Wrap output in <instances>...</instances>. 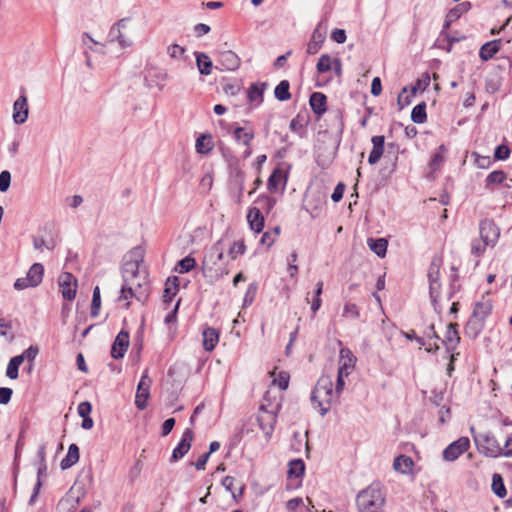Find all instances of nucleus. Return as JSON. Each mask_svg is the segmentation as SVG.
<instances>
[{
    "label": "nucleus",
    "mask_w": 512,
    "mask_h": 512,
    "mask_svg": "<svg viewBox=\"0 0 512 512\" xmlns=\"http://www.w3.org/2000/svg\"><path fill=\"white\" fill-rule=\"evenodd\" d=\"M384 504L385 494L380 483H372L356 496V505L359 512H382Z\"/></svg>",
    "instance_id": "nucleus-1"
},
{
    "label": "nucleus",
    "mask_w": 512,
    "mask_h": 512,
    "mask_svg": "<svg viewBox=\"0 0 512 512\" xmlns=\"http://www.w3.org/2000/svg\"><path fill=\"white\" fill-rule=\"evenodd\" d=\"M222 241H217L204 256L202 261V273L209 282L213 283L219 280L228 271L220 265L223 260Z\"/></svg>",
    "instance_id": "nucleus-2"
},
{
    "label": "nucleus",
    "mask_w": 512,
    "mask_h": 512,
    "mask_svg": "<svg viewBox=\"0 0 512 512\" xmlns=\"http://www.w3.org/2000/svg\"><path fill=\"white\" fill-rule=\"evenodd\" d=\"M131 259L127 261L123 266V280L124 285L121 287V295L119 299H129L134 296L133 292V279L136 278V276L139 273V265L143 261V255L142 250L140 247L134 248L130 252Z\"/></svg>",
    "instance_id": "nucleus-3"
},
{
    "label": "nucleus",
    "mask_w": 512,
    "mask_h": 512,
    "mask_svg": "<svg viewBox=\"0 0 512 512\" xmlns=\"http://www.w3.org/2000/svg\"><path fill=\"white\" fill-rule=\"evenodd\" d=\"M471 432L473 434V439L480 453L492 458H497L501 456V453H503V448L501 447V445L496 440L493 434H491L490 432L475 434L473 427H471Z\"/></svg>",
    "instance_id": "nucleus-4"
},
{
    "label": "nucleus",
    "mask_w": 512,
    "mask_h": 512,
    "mask_svg": "<svg viewBox=\"0 0 512 512\" xmlns=\"http://www.w3.org/2000/svg\"><path fill=\"white\" fill-rule=\"evenodd\" d=\"M279 410V405L271 409H267L264 404H261L259 408V413L257 416V421L260 429L264 432L267 439H269L274 431V427L277 421V411Z\"/></svg>",
    "instance_id": "nucleus-5"
},
{
    "label": "nucleus",
    "mask_w": 512,
    "mask_h": 512,
    "mask_svg": "<svg viewBox=\"0 0 512 512\" xmlns=\"http://www.w3.org/2000/svg\"><path fill=\"white\" fill-rule=\"evenodd\" d=\"M151 383L152 380L148 377V371L145 370L138 384L135 396V405L139 410H144L147 406V399L150 396Z\"/></svg>",
    "instance_id": "nucleus-6"
},
{
    "label": "nucleus",
    "mask_w": 512,
    "mask_h": 512,
    "mask_svg": "<svg viewBox=\"0 0 512 512\" xmlns=\"http://www.w3.org/2000/svg\"><path fill=\"white\" fill-rule=\"evenodd\" d=\"M470 441L467 437H460L456 441L449 444L443 451V458L446 461H455L468 450Z\"/></svg>",
    "instance_id": "nucleus-7"
},
{
    "label": "nucleus",
    "mask_w": 512,
    "mask_h": 512,
    "mask_svg": "<svg viewBox=\"0 0 512 512\" xmlns=\"http://www.w3.org/2000/svg\"><path fill=\"white\" fill-rule=\"evenodd\" d=\"M62 297L72 301L76 296L77 279L72 273L63 272L58 279Z\"/></svg>",
    "instance_id": "nucleus-8"
},
{
    "label": "nucleus",
    "mask_w": 512,
    "mask_h": 512,
    "mask_svg": "<svg viewBox=\"0 0 512 512\" xmlns=\"http://www.w3.org/2000/svg\"><path fill=\"white\" fill-rule=\"evenodd\" d=\"M194 439V432L192 428H187L183 434L180 442L174 448L170 462H176L183 458L191 448V443Z\"/></svg>",
    "instance_id": "nucleus-9"
},
{
    "label": "nucleus",
    "mask_w": 512,
    "mask_h": 512,
    "mask_svg": "<svg viewBox=\"0 0 512 512\" xmlns=\"http://www.w3.org/2000/svg\"><path fill=\"white\" fill-rule=\"evenodd\" d=\"M334 394L314 388L311 393V401L315 408H319L320 414L324 416L330 409Z\"/></svg>",
    "instance_id": "nucleus-10"
},
{
    "label": "nucleus",
    "mask_w": 512,
    "mask_h": 512,
    "mask_svg": "<svg viewBox=\"0 0 512 512\" xmlns=\"http://www.w3.org/2000/svg\"><path fill=\"white\" fill-rule=\"evenodd\" d=\"M480 237L486 245H493L499 238V228L492 220L485 219L479 225Z\"/></svg>",
    "instance_id": "nucleus-11"
},
{
    "label": "nucleus",
    "mask_w": 512,
    "mask_h": 512,
    "mask_svg": "<svg viewBox=\"0 0 512 512\" xmlns=\"http://www.w3.org/2000/svg\"><path fill=\"white\" fill-rule=\"evenodd\" d=\"M24 92V90H22ZM29 115L28 99L22 93L13 104V121L15 124L21 125L26 122Z\"/></svg>",
    "instance_id": "nucleus-12"
},
{
    "label": "nucleus",
    "mask_w": 512,
    "mask_h": 512,
    "mask_svg": "<svg viewBox=\"0 0 512 512\" xmlns=\"http://www.w3.org/2000/svg\"><path fill=\"white\" fill-rule=\"evenodd\" d=\"M129 333L125 330H121L111 347V356L114 359H121L124 357L129 347Z\"/></svg>",
    "instance_id": "nucleus-13"
},
{
    "label": "nucleus",
    "mask_w": 512,
    "mask_h": 512,
    "mask_svg": "<svg viewBox=\"0 0 512 512\" xmlns=\"http://www.w3.org/2000/svg\"><path fill=\"white\" fill-rule=\"evenodd\" d=\"M471 8V4L468 1L462 2L456 5L454 8L450 9L446 14L443 30L441 35L450 28L451 24L458 20L464 13L468 12Z\"/></svg>",
    "instance_id": "nucleus-14"
},
{
    "label": "nucleus",
    "mask_w": 512,
    "mask_h": 512,
    "mask_svg": "<svg viewBox=\"0 0 512 512\" xmlns=\"http://www.w3.org/2000/svg\"><path fill=\"white\" fill-rule=\"evenodd\" d=\"M356 357L353 355L350 349L341 348L339 355V368L338 372H342L348 376L355 367Z\"/></svg>",
    "instance_id": "nucleus-15"
},
{
    "label": "nucleus",
    "mask_w": 512,
    "mask_h": 512,
    "mask_svg": "<svg viewBox=\"0 0 512 512\" xmlns=\"http://www.w3.org/2000/svg\"><path fill=\"white\" fill-rule=\"evenodd\" d=\"M219 63L224 70L235 71L240 66V58L235 52L227 50L219 53Z\"/></svg>",
    "instance_id": "nucleus-16"
},
{
    "label": "nucleus",
    "mask_w": 512,
    "mask_h": 512,
    "mask_svg": "<svg viewBox=\"0 0 512 512\" xmlns=\"http://www.w3.org/2000/svg\"><path fill=\"white\" fill-rule=\"evenodd\" d=\"M457 328L458 324L456 323H450L447 326L445 337L442 342L446 346L448 352L455 350L460 342V336Z\"/></svg>",
    "instance_id": "nucleus-17"
},
{
    "label": "nucleus",
    "mask_w": 512,
    "mask_h": 512,
    "mask_svg": "<svg viewBox=\"0 0 512 512\" xmlns=\"http://www.w3.org/2000/svg\"><path fill=\"white\" fill-rule=\"evenodd\" d=\"M371 142L373 144V148L369 154L368 163L370 165H374L380 160V158L383 155L385 137L382 135L373 136Z\"/></svg>",
    "instance_id": "nucleus-18"
},
{
    "label": "nucleus",
    "mask_w": 512,
    "mask_h": 512,
    "mask_svg": "<svg viewBox=\"0 0 512 512\" xmlns=\"http://www.w3.org/2000/svg\"><path fill=\"white\" fill-rule=\"evenodd\" d=\"M247 221L251 230L255 231L256 233L261 232L264 227V216L262 215L260 208H250L247 214Z\"/></svg>",
    "instance_id": "nucleus-19"
},
{
    "label": "nucleus",
    "mask_w": 512,
    "mask_h": 512,
    "mask_svg": "<svg viewBox=\"0 0 512 512\" xmlns=\"http://www.w3.org/2000/svg\"><path fill=\"white\" fill-rule=\"evenodd\" d=\"M309 103H310L312 111L318 116H321L327 110V108H326L327 98L321 92L312 93L310 96V99H309Z\"/></svg>",
    "instance_id": "nucleus-20"
},
{
    "label": "nucleus",
    "mask_w": 512,
    "mask_h": 512,
    "mask_svg": "<svg viewBox=\"0 0 512 512\" xmlns=\"http://www.w3.org/2000/svg\"><path fill=\"white\" fill-rule=\"evenodd\" d=\"M414 467V462L411 457L401 454L393 461V468L401 474L411 473Z\"/></svg>",
    "instance_id": "nucleus-21"
},
{
    "label": "nucleus",
    "mask_w": 512,
    "mask_h": 512,
    "mask_svg": "<svg viewBox=\"0 0 512 512\" xmlns=\"http://www.w3.org/2000/svg\"><path fill=\"white\" fill-rule=\"evenodd\" d=\"M202 336L204 349L206 351H212L219 341V332L215 328L207 327L204 329Z\"/></svg>",
    "instance_id": "nucleus-22"
},
{
    "label": "nucleus",
    "mask_w": 512,
    "mask_h": 512,
    "mask_svg": "<svg viewBox=\"0 0 512 512\" xmlns=\"http://www.w3.org/2000/svg\"><path fill=\"white\" fill-rule=\"evenodd\" d=\"M79 456V447L74 443L70 444L66 457L60 462L61 469L66 470L75 465L79 461Z\"/></svg>",
    "instance_id": "nucleus-23"
},
{
    "label": "nucleus",
    "mask_w": 512,
    "mask_h": 512,
    "mask_svg": "<svg viewBox=\"0 0 512 512\" xmlns=\"http://www.w3.org/2000/svg\"><path fill=\"white\" fill-rule=\"evenodd\" d=\"M196 65L201 75H210L212 73L213 63L209 56L203 52H195Z\"/></svg>",
    "instance_id": "nucleus-24"
},
{
    "label": "nucleus",
    "mask_w": 512,
    "mask_h": 512,
    "mask_svg": "<svg viewBox=\"0 0 512 512\" xmlns=\"http://www.w3.org/2000/svg\"><path fill=\"white\" fill-rule=\"evenodd\" d=\"M179 290L178 277H169L165 283V289L163 293V301L164 303H170L174 296L177 294Z\"/></svg>",
    "instance_id": "nucleus-25"
},
{
    "label": "nucleus",
    "mask_w": 512,
    "mask_h": 512,
    "mask_svg": "<svg viewBox=\"0 0 512 512\" xmlns=\"http://www.w3.org/2000/svg\"><path fill=\"white\" fill-rule=\"evenodd\" d=\"M324 40H325V35L319 30V28H316L313 31L311 40L309 41V43L307 45V53L310 55L316 54L322 47Z\"/></svg>",
    "instance_id": "nucleus-26"
},
{
    "label": "nucleus",
    "mask_w": 512,
    "mask_h": 512,
    "mask_svg": "<svg viewBox=\"0 0 512 512\" xmlns=\"http://www.w3.org/2000/svg\"><path fill=\"white\" fill-rule=\"evenodd\" d=\"M500 50V40H492L485 43L479 52V56L482 60L487 61L494 57V55Z\"/></svg>",
    "instance_id": "nucleus-27"
},
{
    "label": "nucleus",
    "mask_w": 512,
    "mask_h": 512,
    "mask_svg": "<svg viewBox=\"0 0 512 512\" xmlns=\"http://www.w3.org/2000/svg\"><path fill=\"white\" fill-rule=\"evenodd\" d=\"M367 245L379 257H385L387 252L388 242L384 238H368Z\"/></svg>",
    "instance_id": "nucleus-28"
},
{
    "label": "nucleus",
    "mask_w": 512,
    "mask_h": 512,
    "mask_svg": "<svg viewBox=\"0 0 512 512\" xmlns=\"http://www.w3.org/2000/svg\"><path fill=\"white\" fill-rule=\"evenodd\" d=\"M492 310V304L490 300H484L477 302L473 309V317L484 321Z\"/></svg>",
    "instance_id": "nucleus-29"
},
{
    "label": "nucleus",
    "mask_w": 512,
    "mask_h": 512,
    "mask_svg": "<svg viewBox=\"0 0 512 512\" xmlns=\"http://www.w3.org/2000/svg\"><path fill=\"white\" fill-rule=\"evenodd\" d=\"M214 147L210 134H202L196 140V151L199 154H208Z\"/></svg>",
    "instance_id": "nucleus-30"
},
{
    "label": "nucleus",
    "mask_w": 512,
    "mask_h": 512,
    "mask_svg": "<svg viewBox=\"0 0 512 512\" xmlns=\"http://www.w3.org/2000/svg\"><path fill=\"white\" fill-rule=\"evenodd\" d=\"M44 267L41 263H34L28 270L26 276L35 287H37L43 280Z\"/></svg>",
    "instance_id": "nucleus-31"
},
{
    "label": "nucleus",
    "mask_w": 512,
    "mask_h": 512,
    "mask_svg": "<svg viewBox=\"0 0 512 512\" xmlns=\"http://www.w3.org/2000/svg\"><path fill=\"white\" fill-rule=\"evenodd\" d=\"M440 290H441V282L440 281H435V280L429 281V295H430L434 310L438 314L441 313V307L438 303V299L440 297Z\"/></svg>",
    "instance_id": "nucleus-32"
},
{
    "label": "nucleus",
    "mask_w": 512,
    "mask_h": 512,
    "mask_svg": "<svg viewBox=\"0 0 512 512\" xmlns=\"http://www.w3.org/2000/svg\"><path fill=\"white\" fill-rule=\"evenodd\" d=\"M234 138L237 142H241L246 147H250L251 141L254 138V132L253 130H246L243 127H236L234 132Z\"/></svg>",
    "instance_id": "nucleus-33"
},
{
    "label": "nucleus",
    "mask_w": 512,
    "mask_h": 512,
    "mask_svg": "<svg viewBox=\"0 0 512 512\" xmlns=\"http://www.w3.org/2000/svg\"><path fill=\"white\" fill-rule=\"evenodd\" d=\"M266 88L267 83H254L249 87L247 91V97L251 102L258 101V103H261L263 101V94Z\"/></svg>",
    "instance_id": "nucleus-34"
},
{
    "label": "nucleus",
    "mask_w": 512,
    "mask_h": 512,
    "mask_svg": "<svg viewBox=\"0 0 512 512\" xmlns=\"http://www.w3.org/2000/svg\"><path fill=\"white\" fill-rule=\"evenodd\" d=\"M506 179V173L502 170L492 171L485 179V188L488 190H493V186L496 184H501Z\"/></svg>",
    "instance_id": "nucleus-35"
},
{
    "label": "nucleus",
    "mask_w": 512,
    "mask_h": 512,
    "mask_svg": "<svg viewBox=\"0 0 512 512\" xmlns=\"http://www.w3.org/2000/svg\"><path fill=\"white\" fill-rule=\"evenodd\" d=\"M290 84L287 80H282L280 83L275 87L274 95L275 98L279 101H288L291 98V93L289 91Z\"/></svg>",
    "instance_id": "nucleus-36"
},
{
    "label": "nucleus",
    "mask_w": 512,
    "mask_h": 512,
    "mask_svg": "<svg viewBox=\"0 0 512 512\" xmlns=\"http://www.w3.org/2000/svg\"><path fill=\"white\" fill-rule=\"evenodd\" d=\"M491 489L494 492V494L497 495L499 498H504L506 496L507 490L503 478L500 474H493Z\"/></svg>",
    "instance_id": "nucleus-37"
},
{
    "label": "nucleus",
    "mask_w": 512,
    "mask_h": 512,
    "mask_svg": "<svg viewBox=\"0 0 512 512\" xmlns=\"http://www.w3.org/2000/svg\"><path fill=\"white\" fill-rule=\"evenodd\" d=\"M426 119V103L421 102L412 109L411 120L416 124H422L426 121Z\"/></svg>",
    "instance_id": "nucleus-38"
},
{
    "label": "nucleus",
    "mask_w": 512,
    "mask_h": 512,
    "mask_svg": "<svg viewBox=\"0 0 512 512\" xmlns=\"http://www.w3.org/2000/svg\"><path fill=\"white\" fill-rule=\"evenodd\" d=\"M23 363L22 357L14 356L10 359L7 369L6 376L12 380L17 379L19 375V366Z\"/></svg>",
    "instance_id": "nucleus-39"
},
{
    "label": "nucleus",
    "mask_w": 512,
    "mask_h": 512,
    "mask_svg": "<svg viewBox=\"0 0 512 512\" xmlns=\"http://www.w3.org/2000/svg\"><path fill=\"white\" fill-rule=\"evenodd\" d=\"M130 18H122L117 21L109 30L108 38L110 42H116L119 39L120 29H126Z\"/></svg>",
    "instance_id": "nucleus-40"
},
{
    "label": "nucleus",
    "mask_w": 512,
    "mask_h": 512,
    "mask_svg": "<svg viewBox=\"0 0 512 512\" xmlns=\"http://www.w3.org/2000/svg\"><path fill=\"white\" fill-rule=\"evenodd\" d=\"M305 464L301 459H294L289 462L288 476L299 478L304 474Z\"/></svg>",
    "instance_id": "nucleus-41"
},
{
    "label": "nucleus",
    "mask_w": 512,
    "mask_h": 512,
    "mask_svg": "<svg viewBox=\"0 0 512 512\" xmlns=\"http://www.w3.org/2000/svg\"><path fill=\"white\" fill-rule=\"evenodd\" d=\"M442 265L441 258L434 257L428 270V281H440V267Z\"/></svg>",
    "instance_id": "nucleus-42"
},
{
    "label": "nucleus",
    "mask_w": 512,
    "mask_h": 512,
    "mask_svg": "<svg viewBox=\"0 0 512 512\" xmlns=\"http://www.w3.org/2000/svg\"><path fill=\"white\" fill-rule=\"evenodd\" d=\"M316 286L317 287L311 302V311L313 314H316V312L320 309L322 304L321 294L323 291V282L319 281Z\"/></svg>",
    "instance_id": "nucleus-43"
},
{
    "label": "nucleus",
    "mask_w": 512,
    "mask_h": 512,
    "mask_svg": "<svg viewBox=\"0 0 512 512\" xmlns=\"http://www.w3.org/2000/svg\"><path fill=\"white\" fill-rule=\"evenodd\" d=\"M333 67V60L328 54H323L318 60L316 69L318 73H326Z\"/></svg>",
    "instance_id": "nucleus-44"
},
{
    "label": "nucleus",
    "mask_w": 512,
    "mask_h": 512,
    "mask_svg": "<svg viewBox=\"0 0 512 512\" xmlns=\"http://www.w3.org/2000/svg\"><path fill=\"white\" fill-rule=\"evenodd\" d=\"M342 316L351 320L358 319L360 317V312L357 305L350 302L345 303Z\"/></svg>",
    "instance_id": "nucleus-45"
},
{
    "label": "nucleus",
    "mask_w": 512,
    "mask_h": 512,
    "mask_svg": "<svg viewBox=\"0 0 512 512\" xmlns=\"http://www.w3.org/2000/svg\"><path fill=\"white\" fill-rule=\"evenodd\" d=\"M46 469H47L46 464L39 463L38 471H37L38 480H37V482H36V484L34 486L33 493H32V495H31V497L29 499V504L30 505L34 504V502H35V500L37 498V495L39 493L40 487L42 485L40 478H41L42 474H44L46 472Z\"/></svg>",
    "instance_id": "nucleus-46"
},
{
    "label": "nucleus",
    "mask_w": 512,
    "mask_h": 512,
    "mask_svg": "<svg viewBox=\"0 0 512 512\" xmlns=\"http://www.w3.org/2000/svg\"><path fill=\"white\" fill-rule=\"evenodd\" d=\"M315 388L316 389H320V390H324L328 393H331V394H334L335 395V392L333 390V381H332V378L330 376H327V375H323L321 376L316 385H315Z\"/></svg>",
    "instance_id": "nucleus-47"
},
{
    "label": "nucleus",
    "mask_w": 512,
    "mask_h": 512,
    "mask_svg": "<svg viewBox=\"0 0 512 512\" xmlns=\"http://www.w3.org/2000/svg\"><path fill=\"white\" fill-rule=\"evenodd\" d=\"M196 265V261L193 257L191 256H186L185 258L181 259L179 262H178V266L176 268V270L183 274V273H187L189 271H191Z\"/></svg>",
    "instance_id": "nucleus-48"
},
{
    "label": "nucleus",
    "mask_w": 512,
    "mask_h": 512,
    "mask_svg": "<svg viewBox=\"0 0 512 512\" xmlns=\"http://www.w3.org/2000/svg\"><path fill=\"white\" fill-rule=\"evenodd\" d=\"M101 306L100 289L96 286L93 290L92 302H91V316L97 317Z\"/></svg>",
    "instance_id": "nucleus-49"
},
{
    "label": "nucleus",
    "mask_w": 512,
    "mask_h": 512,
    "mask_svg": "<svg viewBox=\"0 0 512 512\" xmlns=\"http://www.w3.org/2000/svg\"><path fill=\"white\" fill-rule=\"evenodd\" d=\"M0 336L4 337L9 342H12L14 339L11 323L5 321L3 318H0Z\"/></svg>",
    "instance_id": "nucleus-50"
},
{
    "label": "nucleus",
    "mask_w": 512,
    "mask_h": 512,
    "mask_svg": "<svg viewBox=\"0 0 512 512\" xmlns=\"http://www.w3.org/2000/svg\"><path fill=\"white\" fill-rule=\"evenodd\" d=\"M246 251L244 241H236L229 248L228 255L231 259H236L239 255H243Z\"/></svg>",
    "instance_id": "nucleus-51"
},
{
    "label": "nucleus",
    "mask_w": 512,
    "mask_h": 512,
    "mask_svg": "<svg viewBox=\"0 0 512 512\" xmlns=\"http://www.w3.org/2000/svg\"><path fill=\"white\" fill-rule=\"evenodd\" d=\"M39 354V348L36 345H31L29 348L24 350V352L20 355H17V357H22L23 362L27 361V363L34 362L37 355Z\"/></svg>",
    "instance_id": "nucleus-52"
},
{
    "label": "nucleus",
    "mask_w": 512,
    "mask_h": 512,
    "mask_svg": "<svg viewBox=\"0 0 512 512\" xmlns=\"http://www.w3.org/2000/svg\"><path fill=\"white\" fill-rule=\"evenodd\" d=\"M474 163L478 168L487 169L491 165V158L489 156H482L477 152L472 153Z\"/></svg>",
    "instance_id": "nucleus-53"
},
{
    "label": "nucleus",
    "mask_w": 512,
    "mask_h": 512,
    "mask_svg": "<svg viewBox=\"0 0 512 512\" xmlns=\"http://www.w3.org/2000/svg\"><path fill=\"white\" fill-rule=\"evenodd\" d=\"M257 293V285L255 283L249 284L244 296V306L251 305Z\"/></svg>",
    "instance_id": "nucleus-54"
},
{
    "label": "nucleus",
    "mask_w": 512,
    "mask_h": 512,
    "mask_svg": "<svg viewBox=\"0 0 512 512\" xmlns=\"http://www.w3.org/2000/svg\"><path fill=\"white\" fill-rule=\"evenodd\" d=\"M11 183V174L9 171L4 170L0 173V192H6Z\"/></svg>",
    "instance_id": "nucleus-55"
},
{
    "label": "nucleus",
    "mask_w": 512,
    "mask_h": 512,
    "mask_svg": "<svg viewBox=\"0 0 512 512\" xmlns=\"http://www.w3.org/2000/svg\"><path fill=\"white\" fill-rule=\"evenodd\" d=\"M510 149L506 145H499L494 151V158L496 160H505L510 156Z\"/></svg>",
    "instance_id": "nucleus-56"
},
{
    "label": "nucleus",
    "mask_w": 512,
    "mask_h": 512,
    "mask_svg": "<svg viewBox=\"0 0 512 512\" xmlns=\"http://www.w3.org/2000/svg\"><path fill=\"white\" fill-rule=\"evenodd\" d=\"M256 203L262 208H266L267 212H269L274 207L275 200L269 196H260L256 200Z\"/></svg>",
    "instance_id": "nucleus-57"
},
{
    "label": "nucleus",
    "mask_w": 512,
    "mask_h": 512,
    "mask_svg": "<svg viewBox=\"0 0 512 512\" xmlns=\"http://www.w3.org/2000/svg\"><path fill=\"white\" fill-rule=\"evenodd\" d=\"M185 52V49L177 44H172L168 46L167 53L171 58H179L182 56Z\"/></svg>",
    "instance_id": "nucleus-58"
},
{
    "label": "nucleus",
    "mask_w": 512,
    "mask_h": 512,
    "mask_svg": "<svg viewBox=\"0 0 512 512\" xmlns=\"http://www.w3.org/2000/svg\"><path fill=\"white\" fill-rule=\"evenodd\" d=\"M346 38V32L344 29L336 28L331 33V39L338 44L344 43Z\"/></svg>",
    "instance_id": "nucleus-59"
},
{
    "label": "nucleus",
    "mask_w": 512,
    "mask_h": 512,
    "mask_svg": "<svg viewBox=\"0 0 512 512\" xmlns=\"http://www.w3.org/2000/svg\"><path fill=\"white\" fill-rule=\"evenodd\" d=\"M80 417H88L92 411V405L88 401L81 402L77 408Z\"/></svg>",
    "instance_id": "nucleus-60"
},
{
    "label": "nucleus",
    "mask_w": 512,
    "mask_h": 512,
    "mask_svg": "<svg viewBox=\"0 0 512 512\" xmlns=\"http://www.w3.org/2000/svg\"><path fill=\"white\" fill-rule=\"evenodd\" d=\"M13 394V390L8 387H1L0 388V404L6 405L10 402L11 397Z\"/></svg>",
    "instance_id": "nucleus-61"
},
{
    "label": "nucleus",
    "mask_w": 512,
    "mask_h": 512,
    "mask_svg": "<svg viewBox=\"0 0 512 512\" xmlns=\"http://www.w3.org/2000/svg\"><path fill=\"white\" fill-rule=\"evenodd\" d=\"M34 288L35 286L33 284H31V281L28 279V277H22V278H18L15 282H14V288L16 290H24V289H27V288Z\"/></svg>",
    "instance_id": "nucleus-62"
},
{
    "label": "nucleus",
    "mask_w": 512,
    "mask_h": 512,
    "mask_svg": "<svg viewBox=\"0 0 512 512\" xmlns=\"http://www.w3.org/2000/svg\"><path fill=\"white\" fill-rule=\"evenodd\" d=\"M443 162H444L443 155L441 153H439V152L435 153L432 156L431 160H430V168H431V170L432 171L438 170L441 167Z\"/></svg>",
    "instance_id": "nucleus-63"
},
{
    "label": "nucleus",
    "mask_w": 512,
    "mask_h": 512,
    "mask_svg": "<svg viewBox=\"0 0 512 512\" xmlns=\"http://www.w3.org/2000/svg\"><path fill=\"white\" fill-rule=\"evenodd\" d=\"M344 191H345L344 183H342V182L338 183L336 185V187L334 188V191L331 195V199L334 202H339L343 198Z\"/></svg>",
    "instance_id": "nucleus-64"
}]
</instances>
